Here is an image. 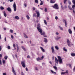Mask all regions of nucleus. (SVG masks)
I'll use <instances>...</instances> for the list:
<instances>
[{"mask_svg":"<svg viewBox=\"0 0 75 75\" xmlns=\"http://www.w3.org/2000/svg\"><path fill=\"white\" fill-rule=\"evenodd\" d=\"M37 29L41 35H45V32H42V29L41 28V25L40 23H38L37 25Z\"/></svg>","mask_w":75,"mask_h":75,"instance_id":"nucleus-1","label":"nucleus"},{"mask_svg":"<svg viewBox=\"0 0 75 75\" xmlns=\"http://www.w3.org/2000/svg\"><path fill=\"white\" fill-rule=\"evenodd\" d=\"M57 58L58 59H58H57V57H55V61L56 63L58 64V61H59L60 64H62L63 62H62V59H61V57L59 56H57Z\"/></svg>","mask_w":75,"mask_h":75,"instance_id":"nucleus-2","label":"nucleus"},{"mask_svg":"<svg viewBox=\"0 0 75 75\" xmlns=\"http://www.w3.org/2000/svg\"><path fill=\"white\" fill-rule=\"evenodd\" d=\"M13 7L14 11H16V10H17V7H16V4L15 2H14L13 3Z\"/></svg>","mask_w":75,"mask_h":75,"instance_id":"nucleus-3","label":"nucleus"},{"mask_svg":"<svg viewBox=\"0 0 75 75\" xmlns=\"http://www.w3.org/2000/svg\"><path fill=\"white\" fill-rule=\"evenodd\" d=\"M58 6L57 4H55L54 6H53V7L55 9H59V8L58 7Z\"/></svg>","mask_w":75,"mask_h":75,"instance_id":"nucleus-4","label":"nucleus"},{"mask_svg":"<svg viewBox=\"0 0 75 75\" xmlns=\"http://www.w3.org/2000/svg\"><path fill=\"white\" fill-rule=\"evenodd\" d=\"M21 64L22 67L23 68H25V62L24 61L21 62Z\"/></svg>","mask_w":75,"mask_h":75,"instance_id":"nucleus-5","label":"nucleus"},{"mask_svg":"<svg viewBox=\"0 0 75 75\" xmlns=\"http://www.w3.org/2000/svg\"><path fill=\"white\" fill-rule=\"evenodd\" d=\"M35 12H36V14L37 15V17L38 18V17H40V12H39V11H35Z\"/></svg>","mask_w":75,"mask_h":75,"instance_id":"nucleus-6","label":"nucleus"},{"mask_svg":"<svg viewBox=\"0 0 75 75\" xmlns=\"http://www.w3.org/2000/svg\"><path fill=\"white\" fill-rule=\"evenodd\" d=\"M72 2L73 3L74 5H73L72 6V8L73 9V10H75V0H73Z\"/></svg>","mask_w":75,"mask_h":75,"instance_id":"nucleus-7","label":"nucleus"},{"mask_svg":"<svg viewBox=\"0 0 75 75\" xmlns=\"http://www.w3.org/2000/svg\"><path fill=\"white\" fill-rule=\"evenodd\" d=\"M67 42L68 46H69V47H71V42L70 41H69V40H67Z\"/></svg>","mask_w":75,"mask_h":75,"instance_id":"nucleus-8","label":"nucleus"},{"mask_svg":"<svg viewBox=\"0 0 75 75\" xmlns=\"http://www.w3.org/2000/svg\"><path fill=\"white\" fill-rule=\"evenodd\" d=\"M51 49L52 50V53H54V52H55V50H54V47L53 46H52L51 47Z\"/></svg>","mask_w":75,"mask_h":75,"instance_id":"nucleus-9","label":"nucleus"},{"mask_svg":"<svg viewBox=\"0 0 75 75\" xmlns=\"http://www.w3.org/2000/svg\"><path fill=\"white\" fill-rule=\"evenodd\" d=\"M12 72L13 73L14 75H16V71H15V70H14V68H13V67H12Z\"/></svg>","mask_w":75,"mask_h":75,"instance_id":"nucleus-10","label":"nucleus"},{"mask_svg":"<svg viewBox=\"0 0 75 75\" xmlns=\"http://www.w3.org/2000/svg\"><path fill=\"white\" fill-rule=\"evenodd\" d=\"M68 31L69 33L70 34H72V30H71V29H69L68 30Z\"/></svg>","mask_w":75,"mask_h":75,"instance_id":"nucleus-11","label":"nucleus"},{"mask_svg":"<svg viewBox=\"0 0 75 75\" xmlns=\"http://www.w3.org/2000/svg\"><path fill=\"white\" fill-rule=\"evenodd\" d=\"M40 49L41 50L42 52H45V50H44V48H43V47H40Z\"/></svg>","mask_w":75,"mask_h":75,"instance_id":"nucleus-12","label":"nucleus"},{"mask_svg":"<svg viewBox=\"0 0 75 75\" xmlns=\"http://www.w3.org/2000/svg\"><path fill=\"white\" fill-rule=\"evenodd\" d=\"M59 27L60 30H62V31H63L64 30V29H63V28L61 27V26H59Z\"/></svg>","mask_w":75,"mask_h":75,"instance_id":"nucleus-13","label":"nucleus"},{"mask_svg":"<svg viewBox=\"0 0 75 75\" xmlns=\"http://www.w3.org/2000/svg\"><path fill=\"white\" fill-rule=\"evenodd\" d=\"M61 38V37H59V36H57V38H55L56 40H58L59 39H60Z\"/></svg>","mask_w":75,"mask_h":75,"instance_id":"nucleus-14","label":"nucleus"},{"mask_svg":"<svg viewBox=\"0 0 75 75\" xmlns=\"http://www.w3.org/2000/svg\"><path fill=\"white\" fill-rule=\"evenodd\" d=\"M16 47H17V52H18V51L20 50V49L19 48V47H18V45H16Z\"/></svg>","mask_w":75,"mask_h":75,"instance_id":"nucleus-15","label":"nucleus"},{"mask_svg":"<svg viewBox=\"0 0 75 75\" xmlns=\"http://www.w3.org/2000/svg\"><path fill=\"white\" fill-rule=\"evenodd\" d=\"M7 10L8 11H11V8H10L9 7H8L7 8Z\"/></svg>","mask_w":75,"mask_h":75,"instance_id":"nucleus-16","label":"nucleus"},{"mask_svg":"<svg viewBox=\"0 0 75 75\" xmlns=\"http://www.w3.org/2000/svg\"><path fill=\"white\" fill-rule=\"evenodd\" d=\"M15 19H17V20H19L20 19V18H19L18 16H15Z\"/></svg>","mask_w":75,"mask_h":75,"instance_id":"nucleus-17","label":"nucleus"},{"mask_svg":"<svg viewBox=\"0 0 75 75\" xmlns=\"http://www.w3.org/2000/svg\"><path fill=\"white\" fill-rule=\"evenodd\" d=\"M4 16H5V17H6L7 16V14H6V11H4Z\"/></svg>","mask_w":75,"mask_h":75,"instance_id":"nucleus-18","label":"nucleus"},{"mask_svg":"<svg viewBox=\"0 0 75 75\" xmlns=\"http://www.w3.org/2000/svg\"><path fill=\"white\" fill-rule=\"evenodd\" d=\"M26 17L27 20H30V16H29L28 15H27L26 16Z\"/></svg>","mask_w":75,"mask_h":75,"instance_id":"nucleus-19","label":"nucleus"},{"mask_svg":"<svg viewBox=\"0 0 75 75\" xmlns=\"http://www.w3.org/2000/svg\"><path fill=\"white\" fill-rule=\"evenodd\" d=\"M55 48L56 50H59V47H58L57 46H55Z\"/></svg>","mask_w":75,"mask_h":75,"instance_id":"nucleus-20","label":"nucleus"},{"mask_svg":"<svg viewBox=\"0 0 75 75\" xmlns=\"http://www.w3.org/2000/svg\"><path fill=\"white\" fill-rule=\"evenodd\" d=\"M50 3H54L55 1H54V0H51L50 1Z\"/></svg>","mask_w":75,"mask_h":75,"instance_id":"nucleus-21","label":"nucleus"},{"mask_svg":"<svg viewBox=\"0 0 75 75\" xmlns=\"http://www.w3.org/2000/svg\"><path fill=\"white\" fill-rule=\"evenodd\" d=\"M21 48L22 49H23V50L25 51H26V50L25 49V48H24V46H21Z\"/></svg>","mask_w":75,"mask_h":75,"instance_id":"nucleus-22","label":"nucleus"},{"mask_svg":"<svg viewBox=\"0 0 75 75\" xmlns=\"http://www.w3.org/2000/svg\"><path fill=\"white\" fill-rule=\"evenodd\" d=\"M71 55L72 57H75V54L74 53H72L71 54Z\"/></svg>","mask_w":75,"mask_h":75,"instance_id":"nucleus-23","label":"nucleus"},{"mask_svg":"<svg viewBox=\"0 0 75 75\" xmlns=\"http://www.w3.org/2000/svg\"><path fill=\"white\" fill-rule=\"evenodd\" d=\"M44 42H46V43H47V38H44Z\"/></svg>","mask_w":75,"mask_h":75,"instance_id":"nucleus-24","label":"nucleus"},{"mask_svg":"<svg viewBox=\"0 0 75 75\" xmlns=\"http://www.w3.org/2000/svg\"><path fill=\"white\" fill-rule=\"evenodd\" d=\"M44 22L45 25H47V21H46V20H44Z\"/></svg>","mask_w":75,"mask_h":75,"instance_id":"nucleus-25","label":"nucleus"},{"mask_svg":"<svg viewBox=\"0 0 75 75\" xmlns=\"http://www.w3.org/2000/svg\"><path fill=\"white\" fill-rule=\"evenodd\" d=\"M63 50L64 51H65V52H67V50L65 48V47L63 48Z\"/></svg>","mask_w":75,"mask_h":75,"instance_id":"nucleus-26","label":"nucleus"},{"mask_svg":"<svg viewBox=\"0 0 75 75\" xmlns=\"http://www.w3.org/2000/svg\"><path fill=\"white\" fill-rule=\"evenodd\" d=\"M44 11L45 13H47V8H45Z\"/></svg>","mask_w":75,"mask_h":75,"instance_id":"nucleus-27","label":"nucleus"},{"mask_svg":"<svg viewBox=\"0 0 75 75\" xmlns=\"http://www.w3.org/2000/svg\"><path fill=\"white\" fill-rule=\"evenodd\" d=\"M36 59H37V61H40V60H41V59H40V58L39 57H38V58H37Z\"/></svg>","mask_w":75,"mask_h":75,"instance_id":"nucleus-28","label":"nucleus"},{"mask_svg":"<svg viewBox=\"0 0 75 75\" xmlns=\"http://www.w3.org/2000/svg\"><path fill=\"white\" fill-rule=\"evenodd\" d=\"M24 37H25V38H28V36H27V35L25 34H24Z\"/></svg>","mask_w":75,"mask_h":75,"instance_id":"nucleus-29","label":"nucleus"},{"mask_svg":"<svg viewBox=\"0 0 75 75\" xmlns=\"http://www.w3.org/2000/svg\"><path fill=\"white\" fill-rule=\"evenodd\" d=\"M53 68L55 70H57V67L56 66H53Z\"/></svg>","mask_w":75,"mask_h":75,"instance_id":"nucleus-30","label":"nucleus"},{"mask_svg":"<svg viewBox=\"0 0 75 75\" xmlns=\"http://www.w3.org/2000/svg\"><path fill=\"white\" fill-rule=\"evenodd\" d=\"M4 59H5L6 60L7 59V58H8V56H5L4 57Z\"/></svg>","mask_w":75,"mask_h":75,"instance_id":"nucleus-31","label":"nucleus"},{"mask_svg":"<svg viewBox=\"0 0 75 75\" xmlns=\"http://www.w3.org/2000/svg\"><path fill=\"white\" fill-rule=\"evenodd\" d=\"M64 22H65V25L66 27H67V21L65 20H64Z\"/></svg>","mask_w":75,"mask_h":75,"instance_id":"nucleus-32","label":"nucleus"},{"mask_svg":"<svg viewBox=\"0 0 75 75\" xmlns=\"http://www.w3.org/2000/svg\"><path fill=\"white\" fill-rule=\"evenodd\" d=\"M35 3H38V0H35Z\"/></svg>","mask_w":75,"mask_h":75,"instance_id":"nucleus-33","label":"nucleus"},{"mask_svg":"<svg viewBox=\"0 0 75 75\" xmlns=\"http://www.w3.org/2000/svg\"><path fill=\"white\" fill-rule=\"evenodd\" d=\"M51 72H52V74H56V72L53 71H52V70H51Z\"/></svg>","mask_w":75,"mask_h":75,"instance_id":"nucleus-34","label":"nucleus"},{"mask_svg":"<svg viewBox=\"0 0 75 75\" xmlns=\"http://www.w3.org/2000/svg\"><path fill=\"white\" fill-rule=\"evenodd\" d=\"M5 62H6V61L5 60H3V61H2V63H3V64H5Z\"/></svg>","mask_w":75,"mask_h":75,"instance_id":"nucleus-35","label":"nucleus"},{"mask_svg":"<svg viewBox=\"0 0 75 75\" xmlns=\"http://www.w3.org/2000/svg\"><path fill=\"white\" fill-rule=\"evenodd\" d=\"M44 58V56H42L40 58V60H42V59H43V58Z\"/></svg>","mask_w":75,"mask_h":75,"instance_id":"nucleus-36","label":"nucleus"},{"mask_svg":"<svg viewBox=\"0 0 75 75\" xmlns=\"http://www.w3.org/2000/svg\"><path fill=\"white\" fill-rule=\"evenodd\" d=\"M68 7H69V9H70V10H72V8L71 7V6H69Z\"/></svg>","mask_w":75,"mask_h":75,"instance_id":"nucleus-37","label":"nucleus"},{"mask_svg":"<svg viewBox=\"0 0 75 75\" xmlns=\"http://www.w3.org/2000/svg\"><path fill=\"white\" fill-rule=\"evenodd\" d=\"M10 31L11 33H13V30L11 29L10 30Z\"/></svg>","mask_w":75,"mask_h":75,"instance_id":"nucleus-38","label":"nucleus"},{"mask_svg":"<svg viewBox=\"0 0 75 75\" xmlns=\"http://www.w3.org/2000/svg\"><path fill=\"white\" fill-rule=\"evenodd\" d=\"M0 8H1V9L2 10H4V7H3V6H1L0 7Z\"/></svg>","mask_w":75,"mask_h":75,"instance_id":"nucleus-39","label":"nucleus"},{"mask_svg":"<svg viewBox=\"0 0 75 75\" xmlns=\"http://www.w3.org/2000/svg\"><path fill=\"white\" fill-rule=\"evenodd\" d=\"M66 73L65 72H62L61 73V75H63V74H65Z\"/></svg>","mask_w":75,"mask_h":75,"instance_id":"nucleus-40","label":"nucleus"},{"mask_svg":"<svg viewBox=\"0 0 75 75\" xmlns=\"http://www.w3.org/2000/svg\"><path fill=\"white\" fill-rule=\"evenodd\" d=\"M2 64L1 60V58H0V65H2Z\"/></svg>","mask_w":75,"mask_h":75,"instance_id":"nucleus-41","label":"nucleus"},{"mask_svg":"<svg viewBox=\"0 0 75 75\" xmlns=\"http://www.w3.org/2000/svg\"><path fill=\"white\" fill-rule=\"evenodd\" d=\"M7 48L8 50H10V49H11L10 46H8L7 47Z\"/></svg>","mask_w":75,"mask_h":75,"instance_id":"nucleus-42","label":"nucleus"},{"mask_svg":"<svg viewBox=\"0 0 75 75\" xmlns=\"http://www.w3.org/2000/svg\"><path fill=\"white\" fill-rule=\"evenodd\" d=\"M68 0H64V3L65 4L67 3V1Z\"/></svg>","mask_w":75,"mask_h":75,"instance_id":"nucleus-43","label":"nucleus"},{"mask_svg":"<svg viewBox=\"0 0 75 75\" xmlns=\"http://www.w3.org/2000/svg\"><path fill=\"white\" fill-rule=\"evenodd\" d=\"M69 67H70V68H72V67H71V65L70 64H69Z\"/></svg>","mask_w":75,"mask_h":75,"instance_id":"nucleus-44","label":"nucleus"},{"mask_svg":"<svg viewBox=\"0 0 75 75\" xmlns=\"http://www.w3.org/2000/svg\"><path fill=\"white\" fill-rule=\"evenodd\" d=\"M43 4V3H42V1H41V2L40 3V5H42Z\"/></svg>","mask_w":75,"mask_h":75,"instance_id":"nucleus-45","label":"nucleus"},{"mask_svg":"<svg viewBox=\"0 0 75 75\" xmlns=\"http://www.w3.org/2000/svg\"><path fill=\"white\" fill-rule=\"evenodd\" d=\"M33 17H35L36 16V14L35 13L33 14Z\"/></svg>","mask_w":75,"mask_h":75,"instance_id":"nucleus-46","label":"nucleus"},{"mask_svg":"<svg viewBox=\"0 0 75 75\" xmlns=\"http://www.w3.org/2000/svg\"><path fill=\"white\" fill-rule=\"evenodd\" d=\"M11 37L12 39H13V38H14V37L13 35H11Z\"/></svg>","mask_w":75,"mask_h":75,"instance_id":"nucleus-47","label":"nucleus"},{"mask_svg":"<svg viewBox=\"0 0 75 75\" xmlns=\"http://www.w3.org/2000/svg\"><path fill=\"white\" fill-rule=\"evenodd\" d=\"M21 75H24V73H23V71L21 72Z\"/></svg>","mask_w":75,"mask_h":75,"instance_id":"nucleus-48","label":"nucleus"},{"mask_svg":"<svg viewBox=\"0 0 75 75\" xmlns=\"http://www.w3.org/2000/svg\"><path fill=\"white\" fill-rule=\"evenodd\" d=\"M55 34L56 35H59V33H58V32H56Z\"/></svg>","mask_w":75,"mask_h":75,"instance_id":"nucleus-49","label":"nucleus"},{"mask_svg":"<svg viewBox=\"0 0 75 75\" xmlns=\"http://www.w3.org/2000/svg\"><path fill=\"white\" fill-rule=\"evenodd\" d=\"M68 3H69V5L71 4V1H69V2Z\"/></svg>","mask_w":75,"mask_h":75,"instance_id":"nucleus-50","label":"nucleus"},{"mask_svg":"<svg viewBox=\"0 0 75 75\" xmlns=\"http://www.w3.org/2000/svg\"><path fill=\"white\" fill-rule=\"evenodd\" d=\"M35 70H36V71H38V68H37V67H36L35 68Z\"/></svg>","mask_w":75,"mask_h":75,"instance_id":"nucleus-51","label":"nucleus"},{"mask_svg":"<svg viewBox=\"0 0 75 75\" xmlns=\"http://www.w3.org/2000/svg\"><path fill=\"white\" fill-rule=\"evenodd\" d=\"M65 74H66V73H68V70H66V72H65Z\"/></svg>","mask_w":75,"mask_h":75,"instance_id":"nucleus-52","label":"nucleus"},{"mask_svg":"<svg viewBox=\"0 0 75 75\" xmlns=\"http://www.w3.org/2000/svg\"><path fill=\"white\" fill-rule=\"evenodd\" d=\"M3 75H6V73H3Z\"/></svg>","mask_w":75,"mask_h":75,"instance_id":"nucleus-53","label":"nucleus"},{"mask_svg":"<svg viewBox=\"0 0 75 75\" xmlns=\"http://www.w3.org/2000/svg\"><path fill=\"white\" fill-rule=\"evenodd\" d=\"M55 19L56 20H57L58 19V17L57 16H56L55 17Z\"/></svg>","mask_w":75,"mask_h":75,"instance_id":"nucleus-54","label":"nucleus"},{"mask_svg":"<svg viewBox=\"0 0 75 75\" xmlns=\"http://www.w3.org/2000/svg\"><path fill=\"white\" fill-rule=\"evenodd\" d=\"M24 6H25V7H27V4H25Z\"/></svg>","mask_w":75,"mask_h":75,"instance_id":"nucleus-55","label":"nucleus"},{"mask_svg":"<svg viewBox=\"0 0 75 75\" xmlns=\"http://www.w3.org/2000/svg\"><path fill=\"white\" fill-rule=\"evenodd\" d=\"M13 47L14 48H15V47H16V45L15 44H13Z\"/></svg>","mask_w":75,"mask_h":75,"instance_id":"nucleus-56","label":"nucleus"},{"mask_svg":"<svg viewBox=\"0 0 75 75\" xmlns=\"http://www.w3.org/2000/svg\"><path fill=\"white\" fill-rule=\"evenodd\" d=\"M73 70L74 71H75V66L74 67V69H73Z\"/></svg>","mask_w":75,"mask_h":75,"instance_id":"nucleus-57","label":"nucleus"},{"mask_svg":"<svg viewBox=\"0 0 75 75\" xmlns=\"http://www.w3.org/2000/svg\"><path fill=\"white\" fill-rule=\"evenodd\" d=\"M33 10H35V8L33 7Z\"/></svg>","mask_w":75,"mask_h":75,"instance_id":"nucleus-58","label":"nucleus"},{"mask_svg":"<svg viewBox=\"0 0 75 75\" xmlns=\"http://www.w3.org/2000/svg\"><path fill=\"white\" fill-rule=\"evenodd\" d=\"M1 46H0V51H1Z\"/></svg>","mask_w":75,"mask_h":75,"instance_id":"nucleus-59","label":"nucleus"},{"mask_svg":"<svg viewBox=\"0 0 75 75\" xmlns=\"http://www.w3.org/2000/svg\"><path fill=\"white\" fill-rule=\"evenodd\" d=\"M25 69L27 71H28V68H26Z\"/></svg>","mask_w":75,"mask_h":75,"instance_id":"nucleus-60","label":"nucleus"},{"mask_svg":"<svg viewBox=\"0 0 75 75\" xmlns=\"http://www.w3.org/2000/svg\"><path fill=\"white\" fill-rule=\"evenodd\" d=\"M4 40H5V41H7V40H6V37L5 38Z\"/></svg>","mask_w":75,"mask_h":75,"instance_id":"nucleus-61","label":"nucleus"},{"mask_svg":"<svg viewBox=\"0 0 75 75\" xmlns=\"http://www.w3.org/2000/svg\"><path fill=\"white\" fill-rule=\"evenodd\" d=\"M4 30H6V28H4Z\"/></svg>","mask_w":75,"mask_h":75,"instance_id":"nucleus-62","label":"nucleus"},{"mask_svg":"<svg viewBox=\"0 0 75 75\" xmlns=\"http://www.w3.org/2000/svg\"><path fill=\"white\" fill-rule=\"evenodd\" d=\"M61 7L62 9H63V8H64V6L62 5L61 6Z\"/></svg>","mask_w":75,"mask_h":75,"instance_id":"nucleus-63","label":"nucleus"},{"mask_svg":"<svg viewBox=\"0 0 75 75\" xmlns=\"http://www.w3.org/2000/svg\"><path fill=\"white\" fill-rule=\"evenodd\" d=\"M9 1L10 2H12V1H13V0H10Z\"/></svg>","mask_w":75,"mask_h":75,"instance_id":"nucleus-64","label":"nucleus"}]
</instances>
